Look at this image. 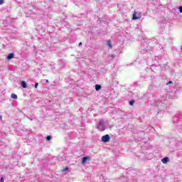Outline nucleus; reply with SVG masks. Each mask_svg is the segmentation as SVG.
<instances>
[{
    "label": "nucleus",
    "instance_id": "4468645a",
    "mask_svg": "<svg viewBox=\"0 0 182 182\" xmlns=\"http://www.w3.org/2000/svg\"><path fill=\"white\" fill-rule=\"evenodd\" d=\"M38 86H39V83L36 82V83L35 84V87H36V89H38Z\"/></svg>",
    "mask_w": 182,
    "mask_h": 182
},
{
    "label": "nucleus",
    "instance_id": "7ed1b4c3",
    "mask_svg": "<svg viewBox=\"0 0 182 182\" xmlns=\"http://www.w3.org/2000/svg\"><path fill=\"white\" fill-rule=\"evenodd\" d=\"M132 19L133 21H136V19H140V16H137V11H134V13L133 14Z\"/></svg>",
    "mask_w": 182,
    "mask_h": 182
},
{
    "label": "nucleus",
    "instance_id": "20e7f679",
    "mask_svg": "<svg viewBox=\"0 0 182 182\" xmlns=\"http://www.w3.org/2000/svg\"><path fill=\"white\" fill-rule=\"evenodd\" d=\"M14 58H15V54L11 53L8 55V56L6 57V59L7 60H11V59H14Z\"/></svg>",
    "mask_w": 182,
    "mask_h": 182
},
{
    "label": "nucleus",
    "instance_id": "412c9836",
    "mask_svg": "<svg viewBox=\"0 0 182 182\" xmlns=\"http://www.w3.org/2000/svg\"><path fill=\"white\" fill-rule=\"evenodd\" d=\"M0 120H2V116L0 115Z\"/></svg>",
    "mask_w": 182,
    "mask_h": 182
},
{
    "label": "nucleus",
    "instance_id": "a211bd4d",
    "mask_svg": "<svg viewBox=\"0 0 182 182\" xmlns=\"http://www.w3.org/2000/svg\"><path fill=\"white\" fill-rule=\"evenodd\" d=\"M1 182H4V178H1L0 180Z\"/></svg>",
    "mask_w": 182,
    "mask_h": 182
},
{
    "label": "nucleus",
    "instance_id": "1a4fd4ad",
    "mask_svg": "<svg viewBox=\"0 0 182 182\" xmlns=\"http://www.w3.org/2000/svg\"><path fill=\"white\" fill-rule=\"evenodd\" d=\"M100 89H102V85H95V90L98 91V90H100Z\"/></svg>",
    "mask_w": 182,
    "mask_h": 182
},
{
    "label": "nucleus",
    "instance_id": "6ab92c4d",
    "mask_svg": "<svg viewBox=\"0 0 182 182\" xmlns=\"http://www.w3.org/2000/svg\"><path fill=\"white\" fill-rule=\"evenodd\" d=\"M79 46H82V42L79 43Z\"/></svg>",
    "mask_w": 182,
    "mask_h": 182
},
{
    "label": "nucleus",
    "instance_id": "423d86ee",
    "mask_svg": "<svg viewBox=\"0 0 182 182\" xmlns=\"http://www.w3.org/2000/svg\"><path fill=\"white\" fill-rule=\"evenodd\" d=\"M161 161L164 164H166V163H168V161H170V159H168V157H164L161 159Z\"/></svg>",
    "mask_w": 182,
    "mask_h": 182
},
{
    "label": "nucleus",
    "instance_id": "dca6fc26",
    "mask_svg": "<svg viewBox=\"0 0 182 182\" xmlns=\"http://www.w3.org/2000/svg\"><path fill=\"white\" fill-rule=\"evenodd\" d=\"M171 84H173V81L168 82L166 85H171Z\"/></svg>",
    "mask_w": 182,
    "mask_h": 182
},
{
    "label": "nucleus",
    "instance_id": "6e6552de",
    "mask_svg": "<svg viewBox=\"0 0 182 182\" xmlns=\"http://www.w3.org/2000/svg\"><path fill=\"white\" fill-rule=\"evenodd\" d=\"M21 86L24 89H26V87H28V85L26 84V82L25 81H21Z\"/></svg>",
    "mask_w": 182,
    "mask_h": 182
},
{
    "label": "nucleus",
    "instance_id": "0eeeda50",
    "mask_svg": "<svg viewBox=\"0 0 182 182\" xmlns=\"http://www.w3.org/2000/svg\"><path fill=\"white\" fill-rule=\"evenodd\" d=\"M107 46H109V48L110 49H113V46H112V41L108 40V41H107Z\"/></svg>",
    "mask_w": 182,
    "mask_h": 182
},
{
    "label": "nucleus",
    "instance_id": "39448f33",
    "mask_svg": "<svg viewBox=\"0 0 182 182\" xmlns=\"http://www.w3.org/2000/svg\"><path fill=\"white\" fill-rule=\"evenodd\" d=\"M90 160V158L89 156H85L82 158V164H86V161Z\"/></svg>",
    "mask_w": 182,
    "mask_h": 182
},
{
    "label": "nucleus",
    "instance_id": "f8f14e48",
    "mask_svg": "<svg viewBox=\"0 0 182 182\" xmlns=\"http://www.w3.org/2000/svg\"><path fill=\"white\" fill-rule=\"evenodd\" d=\"M46 140L47 141H50V140H52V136H50V135L47 136Z\"/></svg>",
    "mask_w": 182,
    "mask_h": 182
},
{
    "label": "nucleus",
    "instance_id": "f03ea898",
    "mask_svg": "<svg viewBox=\"0 0 182 182\" xmlns=\"http://www.w3.org/2000/svg\"><path fill=\"white\" fill-rule=\"evenodd\" d=\"M98 130H100V132H105V125L103 124V122H100L97 127Z\"/></svg>",
    "mask_w": 182,
    "mask_h": 182
},
{
    "label": "nucleus",
    "instance_id": "2eb2a0df",
    "mask_svg": "<svg viewBox=\"0 0 182 182\" xmlns=\"http://www.w3.org/2000/svg\"><path fill=\"white\" fill-rule=\"evenodd\" d=\"M179 12H180L181 14H182V6H180V7H179Z\"/></svg>",
    "mask_w": 182,
    "mask_h": 182
},
{
    "label": "nucleus",
    "instance_id": "aec40b11",
    "mask_svg": "<svg viewBox=\"0 0 182 182\" xmlns=\"http://www.w3.org/2000/svg\"><path fill=\"white\" fill-rule=\"evenodd\" d=\"M46 83H49V80H46Z\"/></svg>",
    "mask_w": 182,
    "mask_h": 182
},
{
    "label": "nucleus",
    "instance_id": "9b49d317",
    "mask_svg": "<svg viewBox=\"0 0 182 182\" xmlns=\"http://www.w3.org/2000/svg\"><path fill=\"white\" fill-rule=\"evenodd\" d=\"M69 170H70V168H69V167H65V168H63L62 170H61V171L63 172V173H65V171H69Z\"/></svg>",
    "mask_w": 182,
    "mask_h": 182
},
{
    "label": "nucleus",
    "instance_id": "9d476101",
    "mask_svg": "<svg viewBox=\"0 0 182 182\" xmlns=\"http://www.w3.org/2000/svg\"><path fill=\"white\" fill-rule=\"evenodd\" d=\"M11 99H18V95L16 94H11Z\"/></svg>",
    "mask_w": 182,
    "mask_h": 182
},
{
    "label": "nucleus",
    "instance_id": "f3484780",
    "mask_svg": "<svg viewBox=\"0 0 182 182\" xmlns=\"http://www.w3.org/2000/svg\"><path fill=\"white\" fill-rule=\"evenodd\" d=\"M4 4V0H0V5H2Z\"/></svg>",
    "mask_w": 182,
    "mask_h": 182
},
{
    "label": "nucleus",
    "instance_id": "ddd939ff",
    "mask_svg": "<svg viewBox=\"0 0 182 182\" xmlns=\"http://www.w3.org/2000/svg\"><path fill=\"white\" fill-rule=\"evenodd\" d=\"M130 106H133L134 105V100H132L129 102Z\"/></svg>",
    "mask_w": 182,
    "mask_h": 182
},
{
    "label": "nucleus",
    "instance_id": "f257e3e1",
    "mask_svg": "<svg viewBox=\"0 0 182 182\" xmlns=\"http://www.w3.org/2000/svg\"><path fill=\"white\" fill-rule=\"evenodd\" d=\"M101 140L104 143H107V141L110 140V136H109V134L104 135L102 136Z\"/></svg>",
    "mask_w": 182,
    "mask_h": 182
}]
</instances>
